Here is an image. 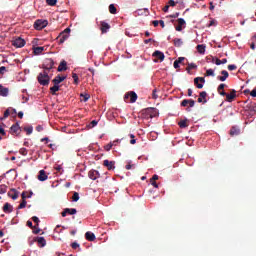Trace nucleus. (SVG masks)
<instances>
[{
  "mask_svg": "<svg viewBox=\"0 0 256 256\" xmlns=\"http://www.w3.org/2000/svg\"><path fill=\"white\" fill-rule=\"evenodd\" d=\"M37 81L39 84L43 85V87H46V85H49V81H51V77H49L48 71L40 72L37 76Z\"/></svg>",
  "mask_w": 256,
  "mask_h": 256,
  "instance_id": "nucleus-1",
  "label": "nucleus"
},
{
  "mask_svg": "<svg viewBox=\"0 0 256 256\" xmlns=\"http://www.w3.org/2000/svg\"><path fill=\"white\" fill-rule=\"evenodd\" d=\"M124 101L125 103H135L137 101V93L134 91L127 92L124 95Z\"/></svg>",
  "mask_w": 256,
  "mask_h": 256,
  "instance_id": "nucleus-2",
  "label": "nucleus"
},
{
  "mask_svg": "<svg viewBox=\"0 0 256 256\" xmlns=\"http://www.w3.org/2000/svg\"><path fill=\"white\" fill-rule=\"evenodd\" d=\"M143 115H146V117H150V119H153V117H157L159 115V111L157 108H146L143 110Z\"/></svg>",
  "mask_w": 256,
  "mask_h": 256,
  "instance_id": "nucleus-3",
  "label": "nucleus"
},
{
  "mask_svg": "<svg viewBox=\"0 0 256 256\" xmlns=\"http://www.w3.org/2000/svg\"><path fill=\"white\" fill-rule=\"evenodd\" d=\"M69 33H71V28H66L64 31H62L59 35V44L63 45L67 39H69Z\"/></svg>",
  "mask_w": 256,
  "mask_h": 256,
  "instance_id": "nucleus-4",
  "label": "nucleus"
},
{
  "mask_svg": "<svg viewBox=\"0 0 256 256\" xmlns=\"http://www.w3.org/2000/svg\"><path fill=\"white\" fill-rule=\"evenodd\" d=\"M47 25H49L47 20L38 19L34 22V29H36V31H41V29H45Z\"/></svg>",
  "mask_w": 256,
  "mask_h": 256,
  "instance_id": "nucleus-5",
  "label": "nucleus"
},
{
  "mask_svg": "<svg viewBox=\"0 0 256 256\" xmlns=\"http://www.w3.org/2000/svg\"><path fill=\"white\" fill-rule=\"evenodd\" d=\"M53 67H55V61H53L51 58L46 59L42 65L44 71H47L48 73L51 71V69H53Z\"/></svg>",
  "mask_w": 256,
  "mask_h": 256,
  "instance_id": "nucleus-6",
  "label": "nucleus"
},
{
  "mask_svg": "<svg viewBox=\"0 0 256 256\" xmlns=\"http://www.w3.org/2000/svg\"><path fill=\"white\" fill-rule=\"evenodd\" d=\"M25 40L21 37H18L12 41V45L17 48L25 47Z\"/></svg>",
  "mask_w": 256,
  "mask_h": 256,
  "instance_id": "nucleus-7",
  "label": "nucleus"
},
{
  "mask_svg": "<svg viewBox=\"0 0 256 256\" xmlns=\"http://www.w3.org/2000/svg\"><path fill=\"white\" fill-rule=\"evenodd\" d=\"M37 242L39 247H45L47 245V241L44 237H36L33 239V241L30 243V245H33V243Z\"/></svg>",
  "mask_w": 256,
  "mask_h": 256,
  "instance_id": "nucleus-8",
  "label": "nucleus"
},
{
  "mask_svg": "<svg viewBox=\"0 0 256 256\" xmlns=\"http://www.w3.org/2000/svg\"><path fill=\"white\" fill-rule=\"evenodd\" d=\"M177 23L178 25L175 27L176 31H183V29H185V25H187V22H185V19L183 18H178Z\"/></svg>",
  "mask_w": 256,
  "mask_h": 256,
  "instance_id": "nucleus-9",
  "label": "nucleus"
},
{
  "mask_svg": "<svg viewBox=\"0 0 256 256\" xmlns=\"http://www.w3.org/2000/svg\"><path fill=\"white\" fill-rule=\"evenodd\" d=\"M88 177L92 179V181H95L101 177V174H99V171L97 170H90L88 173Z\"/></svg>",
  "mask_w": 256,
  "mask_h": 256,
  "instance_id": "nucleus-10",
  "label": "nucleus"
},
{
  "mask_svg": "<svg viewBox=\"0 0 256 256\" xmlns=\"http://www.w3.org/2000/svg\"><path fill=\"white\" fill-rule=\"evenodd\" d=\"M103 165L108 171H113V169H115V161L104 160Z\"/></svg>",
  "mask_w": 256,
  "mask_h": 256,
  "instance_id": "nucleus-11",
  "label": "nucleus"
},
{
  "mask_svg": "<svg viewBox=\"0 0 256 256\" xmlns=\"http://www.w3.org/2000/svg\"><path fill=\"white\" fill-rule=\"evenodd\" d=\"M199 81H200V83H199ZM202 83H205V78H203V77H196L194 79V85H196V87L198 89H203V84Z\"/></svg>",
  "mask_w": 256,
  "mask_h": 256,
  "instance_id": "nucleus-12",
  "label": "nucleus"
},
{
  "mask_svg": "<svg viewBox=\"0 0 256 256\" xmlns=\"http://www.w3.org/2000/svg\"><path fill=\"white\" fill-rule=\"evenodd\" d=\"M187 105H189V107H195V100H193V99H184L181 102V107H187Z\"/></svg>",
  "mask_w": 256,
  "mask_h": 256,
  "instance_id": "nucleus-13",
  "label": "nucleus"
},
{
  "mask_svg": "<svg viewBox=\"0 0 256 256\" xmlns=\"http://www.w3.org/2000/svg\"><path fill=\"white\" fill-rule=\"evenodd\" d=\"M8 197H10L11 199H13L15 201L16 199L19 198V191H17L15 188H12L8 192Z\"/></svg>",
  "mask_w": 256,
  "mask_h": 256,
  "instance_id": "nucleus-14",
  "label": "nucleus"
},
{
  "mask_svg": "<svg viewBox=\"0 0 256 256\" xmlns=\"http://www.w3.org/2000/svg\"><path fill=\"white\" fill-rule=\"evenodd\" d=\"M235 97H237V91L235 89L231 90L230 94L226 95V101H228V103L233 102V99H235Z\"/></svg>",
  "mask_w": 256,
  "mask_h": 256,
  "instance_id": "nucleus-15",
  "label": "nucleus"
},
{
  "mask_svg": "<svg viewBox=\"0 0 256 256\" xmlns=\"http://www.w3.org/2000/svg\"><path fill=\"white\" fill-rule=\"evenodd\" d=\"M100 29L102 31V33H107V31H109V29H111V25H109V23L101 21L100 22Z\"/></svg>",
  "mask_w": 256,
  "mask_h": 256,
  "instance_id": "nucleus-16",
  "label": "nucleus"
},
{
  "mask_svg": "<svg viewBox=\"0 0 256 256\" xmlns=\"http://www.w3.org/2000/svg\"><path fill=\"white\" fill-rule=\"evenodd\" d=\"M221 75L222 76H217L218 81H227V79L229 78V72H227V70H222Z\"/></svg>",
  "mask_w": 256,
  "mask_h": 256,
  "instance_id": "nucleus-17",
  "label": "nucleus"
},
{
  "mask_svg": "<svg viewBox=\"0 0 256 256\" xmlns=\"http://www.w3.org/2000/svg\"><path fill=\"white\" fill-rule=\"evenodd\" d=\"M49 177L47 176V173L45 172V170H40L39 174H38V181H47Z\"/></svg>",
  "mask_w": 256,
  "mask_h": 256,
  "instance_id": "nucleus-18",
  "label": "nucleus"
},
{
  "mask_svg": "<svg viewBox=\"0 0 256 256\" xmlns=\"http://www.w3.org/2000/svg\"><path fill=\"white\" fill-rule=\"evenodd\" d=\"M21 128L19 127V124L18 123H16V124H13L11 127H10V133L12 134V135H17V133H19V130H20Z\"/></svg>",
  "mask_w": 256,
  "mask_h": 256,
  "instance_id": "nucleus-19",
  "label": "nucleus"
},
{
  "mask_svg": "<svg viewBox=\"0 0 256 256\" xmlns=\"http://www.w3.org/2000/svg\"><path fill=\"white\" fill-rule=\"evenodd\" d=\"M153 57H156V59H159L161 61H164L165 59V54L159 50H156L154 53H153Z\"/></svg>",
  "mask_w": 256,
  "mask_h": 256,
  "instance_id": "nucleus-20",
  "label": "nucleus"
},
{
  "mask_svg": "<svg viewBox=\"0 0 256 256\" xmlns=\"http://www.w3.org/2000/svg\"><path fill=\"white\" fill-rule=\"evenodd\" d=\"M66 77L65 76H56L53 80L52 83H54V85H59V83H63V81H65Z\"/></svg>",
  "mask_w": 256,
  "mask_h": 256,
  "instance_id": "nucleus-21",
  "label": "nucleus"
},
{
  "mask_svg": "<svg viewBox=\"0 0 256 256\" xmlns=\"http://www.w3.org/2000/svg\"><path fill=\"white\" fill-rule=\"evenodd\" d=\"M198 103H207V92H200V97L198 98Z\"/></svg>",
  "mask_w": 256,
  "mask_h": 256,
  "instance_id": "nucleus-22",
  "label": "nucleus"
},
{
  "mask_svg": "<svg viewBox=\"0 0 256 256\" xmlns=\"http://www.w3.org/2000/svg\"><path fill=\"white\" fill-rule=\"evenodd\" d=\"M85 239L87 241H94L96 239L95 234L91 231L85 233Z\"/></svg>",
  "mask_w": 256,
  "mask_h": 256,
  "instance_id": "nucleus-23",
  "label": "nucleus"
},
{
  "mask_svg": "<svg viewBox=\"0 0 256 256\" xmlns=\"http://www.w3.org/2000/svg\"><path fill=\"white\" fill-rule=\"evenodd\" d=\"M0 95L1 97H7L9 95V88H5L0 84Z\"/></svg>",
  "mask_w": 256,
  "mask_h": 256,
  "instance_id": "nucleus-24",
  "label": "nucleus"
},
{
  "mask_svg": "<svg viewBox=\"0 0 256 256\" xmlns=\"http://www.w3.org/2000/svg\"><path fill=\"white\" fill-rule=\"evenodd\" d=\"M57 71H59V72L67 71V62L65 60H63L59 64Z\"/></svg>",
  "mask_w": 256,
  "mask_h": 256,
  "instance_id": "nucleus-25",
  "label": "nucleus"
},
{
  "mask_svg": "<svg viewBox=\"0 0 256 256\" xmlns=\"http://www.w3.org/2000/svg\"><path fill=\"white\" fill-rule=\"evenodd\" d=\"M4 213H11L13 211V206L9 203H5L3 206Z\"/></svg>",
  "mask_w": 256,
  "mask_h": 256,
  "instance_id": "nucleus-26",
  "label": "nucleus"
},
{
  "mask_svg": "<svg viewBox=\"0 0 256 256\" xmlns=\"http://www.w3.org/2000/svg\"><path fill=\"white\" fill-rule=\"evenodd\" d=\"M43 51H45V47L38 46L33 48L34 55H41Z\"/></svg>",
  "mask_w": 256,
  "mask_h": 256,
  "instance_id": "nucleus-27",
  "label": "nucleus"
},
{
  "mask_svg": "<svg viewBox=\"0 0 256 256\" xmlns=\"http://www.w3.org/2000/svg\"><path fill=\"white\" fill-rule=\"evenodd\" d=\"M196 49L200 55H205V45L199 44L197 45Z\"/></svg>",
  "mask_w": 256,
  "mask_h": 256,
  "instance_id": "nucleus-28",
  "label": "nucleus"
},
{
  "mask_svg": "<svg viewBox=\"0 0 256 256\" xmlns=\"http://www.w3.org/2000/svg\"><path fill=\"white\" fill-rule=\"evenodd\" d=\"M81 101H84V103H87L89 99H91V95L85 93V94H80Z\"/></svg>",
  "mask_w": 256,
  "mask_h": 256,
  "instance_id": "nucleus-29",
  "label": "nucleus"
},
{
  "mask_svg": "<svg viewBox=\"0 0 256 256\" xmlns=\"http://www.w3.org/2000/svg\"><path fill=\"white\" fill-rule=\"evenodd\" d=\"M109 13H111V15H117V8L115 7V4L109 5Z\"/></svg>",
  "mask_w": 256,
  "mask_h": 256,
  "instance_id": "nucleus-30",
  "label": "nucleus"
},
{
  "mask_svg": "<svg viewBox=\"0 0 256 256\" xmlns=\"http://www.w3.org/2000/svg\"><path fill=\"white\" fill-rule=\"evenodd\" d=\"M239 133H240V131H239V129L236 128V127H232V128L230 129V135H231V137H235V135H239Z\"/></svg>",
  "mask_w": 256,
  "mask_h": 256,
  "instance_id": "nucleus-31",
  "label": "nucleus"
},
{
  "mask_svg": "<svg viewBox=\"0 0 256 256\" xmlns=\"http://www.w3.org/2000/svg\"><path fill=\"white\" fill-rule=\"evenodd\" d=\"M179 128L180 129H185L186 127H189V124H187V120H181L179 123Z\"/></svg>",
  "mask_w": 256,
  "mask_h": 256,
  "instance_id": "nucleus-32",
  "label": "nucleus"
},
{
  "mask_svg": "<svg viewBox=\"0 0 256 256\" xmlns=\"http://www.w3.org/2000/svg\"><path fill=\"white\" fill-rule=\"evenodd\" d=\"M50 91L52 95H56L57 91H59V84H54V86L50 88Z\"/></svg>",
  "mask_w": 256,
  "mask_h": 256,
  "instance_id": "nucleus-33",
  "label": "nucleus"
},
{
  "mask_svg": "<svg viewBox=\"0 0 256 256\" xmlns=\"http://www.w3.org/2000/svg\"><path fill=\"white\" fill-rule=\"evenodd\" d=\"M174 45L176 47H181L183 45V40L181 38L174 39Z\"/></svg>",
  "mask_w": 256,
  "mask_h": 256,
  "instance_id": "nucleus-34",
  "label": "nucleus"
},
{
  "mask_svg": "<svg viewBox=\"0 0 256 256\" xmlns=\"http://www.w3.org/2000/svg\"><path fill=\"white\" fill-rule=\"evenodd\" d=\"M66 212L68 215H76L77 214V209L75 208H66Z\"/></svg>",
  "mask_w": 256,
  "mask_h": 256,
  "instance_id": "nucleus-35",
  "label": "nucleus"
},
{
  "mask_svg": "<svg viewBox=\"0 0 256 256\" xmlns=\"http://www.w3.org/2000/svg\"><path fill=\"white\" fill-rule=\"evenodd\" d=\"M225 63H227V58H224L222 60L219 58H216V61H215L216 65H225Z\"/></svg>",
  "mask_w": 256,
  "mask_h": 256,
  "instance_id": "nucleus-36",
  "label": "nucleus"
},
{
  "mask_svg": "<svg viewBox=\"0 0 256 256\" xmlns=\"http://www.w3.org/2000/svg\"><path fill=\"white\" fill-rule=\"evenodd\" d=\"M72 78L74 79V85H79V76L77 73H72Z\"/></svg>",
  "mask_w": 256,
  "mask_h": 256,
  "instance_id": "nucleus-37",
  "label": "nucleus"
},
{
  "mask_svg": "<svg viewBox=\"0 0 256 256\" xmlns=\"http://www.w3.org/2000/svg\"><path fill=\"white\" fill-rule=\"evenodd\" d=\"M206 77H215V71L213 69L206 70Z\"/></svg>",
  "mask_w": 256,
  "mask_h": 256,
  "instance_id": "nucleus-38",
  "label": "nucleus"
},
{
  "mask_svg": "<svg viewBox=\"0 0 256 256\" xmlns=\"http://www.w3.org/2000/svg\"><path fill=\"white\" fill-rule=\"evenodd\" d=\"M191 69H197V66L195 65V63H188V66H187V68H186V71H188V73H189V71H190Z\"/></svg>",
  "mask_w": 256,
  "mask_h": 256,
  "instance_id": "nucleus-39",
  "label": "nucleus"
},
{
  "mask_svg": "<svg viewBox=\"0 0 256 256\" xmlns=\"http://www.w3.org/2000/svg\"><path fill=\"white\" fill-rule=\"evenodd\" d=\"M47 5H50V7H55L57 5V0H46Z\"/></svg>",
  "mask_w": 256,
  "mask_h": 256,
  "instance_id": "nucleus-40",
  "label": "nucleus"
},
{
  "mask_svg": "<svg viewBox=\"0 0 256 256\" xmlns=\"http://www.w3.org/2000/svg\"><path fill=\"white\" fill-rule=\"evenodd\" d=\"M24 131H26L27 135H31L33 133V126L25 127Z\"/></svg>",
  "mask_w": 256,
  "mask_h": 256,
  "instance_id": "nucleus-41",
  "label": "nucleus"
},
{
  "mask_svg": "<svg viewBox=\"0 0 256 256\" xmlns=\"http://www.w3.org/2000/svg\"><path fill=\"white\" fill-rule=\"evenodd\" d=\"M26 207H27V200H22V202L18 206V209H25Z\"/></svg>",
  "mask_w": 256,
  "mask_h": 256,
  "instance_id": "nucleus-42",
  "label": "nucleus"
},
{
  "mask_svg": "<svg viewBox=\"0 0 256 256\" xmlns=\"http://www.w3.org/2000/svg\"><path fill=\"white\" fill-rule=\"evenodd\" d=\"M3 193H7L6 185H0V195H3Z\"/></svg>",
  "mask_w": 256,
  "mask_h": 256,
  "instance_id": "nucleus-43",
  "label": "nucleus"
},
{
  "mask_svg": "<svg viewBox=\"0 0 256 256\" xmlns=\"http://www.w3.org/2000/svg\"><path fill=\"white\" fill-rule=\"evenodd\" d=\"M9 115H11V108H8L5 112H4V116L1 119H7V117H9Z\"/></svg>",
  "mask_w": 256,
  "mask_h": 256,
  "instance_id": "nucleus-44",
  "label": "nucleus"
},
{
  "mask_svg": "<svg viewBox=\"0 0 256 256\" xmlns=\"http://www.w3.org/2000/svg\"><path fill=\"white\" fill-rule=\"evenodd\" d=\"M79 200V193L78 192H74L73 196H72V201L77 202Z\"/></svg>",
  "mask_w": 256,
  "mask_h": 256,
  "instance_id": "nucleus-45",
  "label": "nucleus"
},
{
  "mask_svg": "<svg viewBox=\"0 0 256 256\" xmlns=\"http://www.w3.org/2000/svg\"><path fill=\"white\" fill-rule=\"evenodd\" d=\"M105 151H111L113 149V144L110 142L106 146H104Z\"/></svg>",
  "mask_w": 256,
  "mask_h": 256,
  "instance_id": "nucleus-46",
  "label": "nucleus"
},
{
  "mask_svg": "<svg viewBox=\"0 0 256 256\" xmlns=\"http://www.w3.org/2000/svg\"><path fill=\"white\" fill-rule=\"evenodd\" d=\"M19 153H20V155L27 156L28 151H27L26 148H21V149L19 150Z\"/></svg>",
  "mask_w": 256,
  "mask_h": 256,
  "instance_id": "nucleus-47",
  "label": "nucleus"
},
{
  "mask_svg": "<svg viewBox=\"0 0 256 256\" xmlns=\"http://www.w3.org/2000/svg\"><path fill=\"white\" fill-rule=\"evenodd\" d=\"M235 69H237V65H234V64L228 65V70L229 71H235Z\"/></svg>",
  "mask_w": 256,
  "mask_h": 256,
  "instance_id": "nucleus-48",
  "label": "nucleus"
},
{
  "mask_svg": "<svg viewBox=\"0 0 256 256\" xmlns=\"http://www.w3.org/2000/svg\"><path fill=\"white\" fill-rule=\"evenodd\" d=\"M32 229H33L34 235H39V233L41 232V229L37 228L36 226H34V228Z\"/></svg>",
  "mask_w": 256,
  "mask_h": 256,
  "instance_id": "nucleus-49",
  "label": "nucleus"
},
{
  "mask_svg": "<svg viewBox=\"0 0 256 256\" xmlns=\"http://www.w3.org/2000/svg\"><path fill=\"white\" fill-rule=\"evenodd\" d=\"M32 221H34L36 223V226L39 227V217L33 216Z\"/></svg>",
  "mask_w": 256,
  "mask_h": 256,
  "instance_id": "nucleus-50",
  "label": "nucleus"
},
{
  "mask_svg": "<svg viewBox=\"0 0 256 256\" xmlns=\"http://www.w3.org/2000/svg\"><path fill=\"white\" fill-rule=\"evenodd\" d=\"M168 5L169 7H175V5H177V2H175V0H169Z\"/></svg>",
  "mask_w": 256,
  "mask_h": 256,
  "instance_id": "nucleus-51",
  "label": "nucleus"
},
{
  "mask_svg": "<svg viewBox=\"0 0 256 256\" xmlns=\"http://www.w3.org/2000/svg\"><path fill=\"white\" fill-rule=\"evenodd\" d=\"M7 68L5 66L0 67V75H5Z\"/></svg>",
  "mask_w": 256,
  "mask_h": 256,
  "instance_id": "nucleus-52",
  "label": "nucleus"
},
{
  "mask_svg": "<svg viewBox=\"0 0 256 256\" xmlns=\"http://www.w3.org/2000/svg\"><path fill=\"white\" fill-rule=\"evenodd\" d=\"M150 183L155 187V189H159V185L157 184L156 180H150Z\"/></svg>",
  "mask_w": 256,
  "mask_h": 256,
  "instance_id": "nucleus-53",
  "label": "nucleus"
},
{
  "mask_svg": "<svg viewBox=\"0 0 256 256\" xmlns=\"http://www.w3.org/2000/svg\"><path fill=\"white\" fill-rule=\"evenodd\" d=\"M249 109H250V111H256V104L251 102Z\"/></svg>",
  "mask_w": 256,
  "mask_h": 256,
  "instance_id": "nucleus-54",
  "label": "nucleus"
},
{
  "mask_svg": "<svg viewBox=\"0 0 256 256\" xmlns=\"http://www.w3.org/2000/svg\"><path fill=\"white\" fill-rule=\"evenodd\" d=\"M167 17H169L170 19H177V17H179V12H176L175 14L169 15Z\"/></svg>",
  "mask_w": 256,
  "mask_h": 256,
  "instance_id": "nucleus-55",
  "label": "nucleus"
},
{
  "mask_svg": "<svg viewBox=\"0 0 256 256\" xmlns=\"http://www.w3.org/2000/svg\"><path fill=\"white\" fill-rule=\"evenodd\" d=\"M10 115H13V117H15V115H17V110L15 108H10Z\"/></svg>",
  "mask_w": 256,
  "mask_h": 256,
  "instance_id": "nucleus-56",
  "label": "nucleus"
},
{
  "mask_svg": "<svg viewBox=\"0 0 256 256\" xmlns=\"http://www.w3.org/2000/svg\"><path fill=\"white\" fill-rule=\"evenodd\" d=\"M71 247H72V249H79V243L73 242V243L71 244Z\"/></svg>",
  "mask_w": 256,
  "mask_h": 256,
  "instance_id": "nucleus-57",
  "label": "nucleus"
},
{
  "mask_svg": "<svg viewBox=\"0 0 256 256\" xmlns=\"http://www.w3.org/2000/svg\"><path fill=\"white\" fill-rule=\"evenodd\" d=\"M225 87H227L225 84H220V85L218 86L217 91H223V90L225 89Z\"/></svg>",
  "mask_w": 256,
  "mask_h": 256,
  "instance_id": "nucleus-58",
  "label": "nucleus"
},
{
  "mask_svg": "<svg viewBox=\"0 0 256 256\" xmlns=\"http://www.w3.org/2000/svg\"><path fill=\"white\" fill-rule=\"evenodd\" d=\"M215 25H217V21L211 20V21L209 22V24H208V27H213V26H215Z\"/></svg>",
  "mask_w": 256,
  "mask_h": 256,
  "instance_id": "nucleus-59",
  "label": "nucleus"
},
{
  "mask_svg": "<svg viewBox=\"0 0 256 256\" xmlns=\"http://www.w3.org/2000/svg\"><path fill=\"white\" fill-rule=\"evenodd\" d=\"M157 97H159V96H157V90L154 89L152 92V99H157Z\"/></svg>",
  "mask_w": 256,
  "mask_h": 256,
  "instance_id": "nucleus-60",
  "label": "nucleus"
},
{
  "mask_svg": "<svg viewBox=\"0 0 256 256\" xmlns=\"http://www.w3.org/2000/svg\"><path fill=\"white\" fill-rule=\"evenodd\" d=\"M176 61L180 65V63H183V61H185V57H179Z\"/></svg>",
  "mask_w": 256,
  "mask_h": 256,
  "instance_id": "nucleus-61",
  "label": "nucleus"
},
{
  "mask_svg": "<svg viewBox=\"0 0 256 256\" xmlns=\"http://www.w3.org/2000/svg\"><path fill=\"white\" fill-rule=\"evenodd\" d=\"M97 121L96 120H93V121H91V123H90V125H91V127H97Z\"/></svg>",
  "mask_w": 256,
  "mask_h": 256,
  "instance_id": "nucleus-62",
  "label": "nucleus"
},
{
  "mask_svg": "<svg viewBox=\"0 0 256 256\" xmlns=\"http://www.w3.org/2000/svg\"><path fill=\"white\" fill-rule=\"evenodd\" d=\"M250 95H251V97H256V90H255V89L252 90V91L250 92Z\"/></svg>",
  "mask_w": 256,
  "mask_h": 256,
  "instance_id": "nucleus-63",
  "label": "nucleus"
},
{
  "mask_svg": "<svg viewBox=\"0 0 256 256\" xmlns=\"http://www.w3.org/2000/svg\"><path fill=\"white\" fill-rule=\"evenodd\" d=\"M174 69H179V64L177 60L174 61Z\"/></svg>",
  "mask_w": 256,
  "mask_h": 256,
  "instance_id": "nucleus-64",
  "label": "nucleus"
}]
</instances>
